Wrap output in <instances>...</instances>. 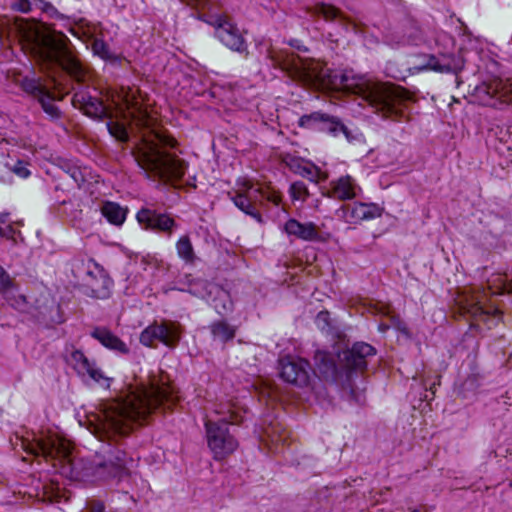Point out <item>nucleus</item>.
<instances>
[{
	"label": "nucleus",
	"instance_id": "nucleus-1",
	"mask_svg": "<svg viewBox=\"0 0 512 512\" xmlns=\"http://www.w3.org/2000/svg\"><path fill=\"white\" fill-rule=\"evenodd\" d=\"M270 58L274 66L294 80L321 89L342 90L361 96L383 118L396 121L404 119L407 104L414 101V96L399 85L374 82L352 72L333 71L320 61L304 59L294 53H271Z\"/></svg>",
	"mask_w": 512,
	"mask_h": 512
},
{
	"label": "nucleus",
	"instance_id": "nucleus-2",
	"mask_svg": "<svg viewBox=\"0 0 512 512\" xmlns=\"http://www.w3.org/2000/svg\"><path fill=\"white\" fill-rule=\"evenodd\" d=\"M111 102L115 106V117L123 120L107 123L114 138L123 142L128 139L126 122L144 129L135 156L139 166L161 179H181L186 165L168 151L175 146L176 140L157 124V118L147 110L139 90L122 87L111 95Z\"/></svg>",
	"mask_w": 512,
	"mask_h": 512
},
{
	"label": "nucleus",
	"instance_id": "nucleus-3",
	"mask_svg": "<svg viewBox=\"0 0 512 512\" xmlns=\"http://www.w3.org/2000/svg\"><path fill=\"white\" fill-rule=\"evenodd\" d=\"M179 400L176 388L164 380L130 390L124 397L104 404L95 416L93 433L101 440L127 435L156 409L171 408Z\"/></svg>",
	"mask_w": 512,
	"mask_h": 512
},
{
	"label": "nucleus",
	"instance_id": "nucleus-4",
	"mask_svg": "<svg viewBox=\"0 0 512 512\" xmlns=\"http://www.w3.org/2000/svg\"><path fill=\"white\" fill-rule=\"evenodd\" d=\"M20 41L47 72L65 71L79 83L92 79L90 67L80 61L68 37L46 25L21 20L16 23Z\"/></svg>",
	"mask_w": 512,
	"mask_h": 512
},
{
	"label": "nucleus",
	"instance_id": "nucleus-5",
	"mask_svg": "<svg viewBox=\"0 0 512 512\" xmlns=\"http://www.w3.org/2000/svg\"><path fill=\"white\" fill-rule=\"evenodd\" d=\"M231 200L245 214L262 223L259 207L263 204V201L267 200L274 205H279L281 195L270 185L256 187L250 180L241 179L237 182V188L231 196Z\"/></svg>",
	"mask_w": 512,
	"mask_h": 512
},
{
	"label": "nucleus",
	"instance_id": "nucleus-6",
	"mask_svg": "<svg viewBox=\"0 0 512 512\" xmlns=\"http://www.w3.org/2000/svg\"><path fill=\"white\" fill-rule=\"evenodd\" d=\"M20 446L28 454L42 456L46 461L58 460L73 464L72 443L64 437L48 431L32 440L20 438Z\"/></svg>",
	"mask_w": 512,
	"mask_h": 512
},
{
	"label": "nucleus",
	"instance_id": "nucleus-7",
	"mask_svg": "<svg viewBox=\"0 0 512 512\" xmlns=\"http://www.w3.org/2000/svg\"><path fill=\"white\" fill-rule=\"evenodd\" d=\"M223 414L224 423L207 421L205 423L206 437L208 447L213 453L215 460H222L228 455L232 454L238 443L234 437L229 433L226 422L236 424L240 421L238 413L234 410H228L226 415L225 411H217Z\"/></svg>",
	"mask_w": 512,
	"mask_h": 512
},
{
	"label": "nucleus",
	"instance_id": "nucleus-8",
	"mask_svg": "<svg viewBox=\"0 0 512 512\" xmlns=\"http://www.w3.org/2000/svg\"><path fill=\"white\" fill-rule=\"evenodd\" d=\"M489 301V293L484 289L465 290L456 299L462 314L481 321H486L490 316L496 317L500 314L494 304H488Z\"/></svg>",
	"mask_w": 512,
	"mask_h": 512
},
{
	"label": "nucleus",
	"instance_id": "nucleus-9",
	"mask_svg": "<svg viewBox=\"0 0 512 512\" xmlns=\"http://www.w3.org/2000/svg\"><path fill=\"white\" fill-rule=\"evenodd\" d=\"M474 101L483 106L512 104V78H493L475 87Z\"/></svg>",
	"mask_w": 512,
	"mask_h": 512
},
{
	"label": "nucleus",
	"instance_id": "nucleus-10",
	"mask_svg": "<svg viewBox=\"0 0 512 512\" xmlns=\"http://www.w3.org/2000/svg\"><path fill=\"white\" fill-rule=\"evenodd\" d=\"M182 328L177 322L164 320L153 323L145 328L140 335V342L148 347L154 346L158 340L168 347H175L181 338Z\"/></svg>",
	"mask_w": 512,
	"mask_h": 512
},
{
	"label": "nucleus",
	"instance_id": "nucleus-11",
	"mask_svg": "<svg viewBox=\"0 0 512 512\" xmlns=\"http://www.w3.org/2000/svg\"><path fill=\"white\" fill-rule=\"evenodd\" d=\"M86 266L85 286L90 295L95 298H107L113 284L105 269L96 263L93 259H89Z\"/></svg>",
	"mask_w": 512,
	"mask_h": 512
},
{
	"label": "nucleus",
	"instance_id": "nucleus-12",
	"mask_svg": "<svg viewBox=\"0 0 512 512\" xmlns=\"http://www.w3.org/2000/svg\"><path fill=\"white\" fill-rule=\"evenodd\" d=\"M280 376L290 384L305 386L309 382V363L302 358L291 356L279 360Z\"/></svg>",
	"mask_w": 512,
	"mask_h": 512
},
{
	"label": "nucleus",
	"instance_id": "nucleus-13",
	"mask_svg": "<svg viewBox=\"0 0 512 512\" xmlns=\"http://www.w3.org/2000/svg\"><path fill=\"white\" fill-rule=\"evenodd\" d=\"M340 210L343 220L353 225L381 216V209L374 203L354 202L343 205Z\"/></svg>",
	"mask_w": 512,
	"mask_h": 512
},
{
	"label": "nucleus",
	"instance_id": "nucleus-14",
	"mask_svg": "<svg viewBox=\"0 0 512 512\" xmlns=\"http://www.w3.org/2000/svg\"><path fill=\"white\" fill-rule=\"evenodd\" d=\"M70 363L79 375H88L93 381L109 386V378L83 352L73 351L70 355Z\"/></svg>",
	"mask_w": 512,
	"mask_h": 512
},
{
	"label": "nucleus",
	"instance_id": "nucleus-15",
	"mask_svg": "<svg viewBox=\"0 0 512 512\" xmlns=\"http://www.w3.org/2000/svg\"><path fill=\"white\" fill-rule=\"evenodd\" d=\"M72 103L75 108L80 109L84 114L93 118L111 115L109 106H106L98 98L88 95L85 91L76 92Z\"/></svg>",
	"mask_w": 512,
	"mask_h": 512
},
{
	"label": "nucleus",
	"instance_id": "nucleus-16",
	"mask_svg": "<svg viewBox=\"0 0 512 512\" xmlns=\"http://www.w3.org/2000/svg\"><path fill=\"white\" fill-rule=\"evenodd\" d=\"M137 220L139 223L146 225L147 228L168 232L169 234L176 227L173 218L166 214L156 213L150 209H141L137 213Z\"/></svg>",
	"mask_w": 512,
	"mask_h": 512
},
{
	"label": "nucleus",
	"instance_id": "nucleus-17",
	"mask_svg": "<svg viewBox=\"0 0 512 512\" xmlns=\"http://www.w3.org/2000/svg\"><path fill=\"white\" fill-rule=\"evenodd\" d=\"M360 188L350 176H342L330 183V189L324 194L340 201L350 200L357 196Z\"/></svg>",
	"mask_w": 512,
	"mask_h": 512
},
{
	"label": "nucleus",
	"instance_id": "nucleus-18",
	"mask_svg": "<svg viewBox=\"0 0 512 512\" xmlns=\"http://www.w3.org/2000/svg\"><path fill=\"white\" fill-rule=\"evenodd\" d=\"M285 232L303 241H322L316 224L312 222L301 223L296 219H289L284 225Z\"/></svg>",
	"mask_w": 512,
	"mask_h": 512
},
{
	"label": "nucleus",
	"instance_id": "nucleus-19",
	"mask_svg": "<svg viewBox=\"0 0 512 512\" xmlns=\"http://www.w3.org/2000/svg\"><path fill=\"white\" fill-rule=\"evenodd\" d=\"M91 336L106 348L116 350L124 354L129 351L127 345L107 328L97 327L91 332Z\"/></svg>",
	"mask_w": 512,
	"mask_h": 512
},
{
	"label": "nucleus",
	"instance_id": "nucleus-20",
	"mask_svg": "<svg viewBox=\"0 0 512 512\" xmlns=\"http://www.w3.org/2000/svg\"><path fill=\"white\" fill-rule=\"evenodd\" d=\"M122 467V464H105L100 461L89 462L83 467V476L84 477H94L97 479H105L108 476L114 474L117 470Z\"/></svg>",
	"mask_w": 512,
	"mask_h": 512
},
{
	"label": "nucleus",
	"instance_id": "nucleus-21",
	"mask_svg": "<svg viewBox=\"0 0 512 512\" xmlns=\"http://www.w3.org/2000/svg\"><path fill=\"white\" fill-rule=\"evenodd\" d=\"M313 12L317 15H321L327 21L339 19L340 23L344 27H347L350 23V19L348 17L343 15L338 8L330 4L317 3L313 8Z\"/></svg>",
	"mask_w": 512,
	"mask_h": 512
},
{
	"label": "nucleus",
	"instance_id": "nucleus-22",
	"mask_svg": "<svg viewBox=\"0 0 512 512\" xmlns=\"http://www.w3.org/2000/svg\"><path fill=\"white\" fill-rule=\"evenodd\" d=\"M101 213L113 225H121L126 218V211L114 202L104 203Z\"/></svg>",
	"mask_w": 512,
	"mask_h": 512
},
{
	"label": "nucleus",
	"instance_id": "nucleus-23",
	"mask_svg": "<svg viewBox=\"0 0 512 512\" xmlns=\"http://www.w3.org/2000/svg\"><path fill=\"white\" fill-rule=\"evenodd\" d=\"M490 294L501 295L512 292V279L507 274H496L488 281Z\"/></svg>",
	"mask_w": 512,
	"mask_h": 512
},
{
	"label": "nucleus",
	"instance_id": "nucleus-24",
	"mask_svg": "<svg viewBox=\"0 0 512 512\" xmlns=\"http://www.w3.org/2000/svg\"><path fill=\"white\" fill-rule=\"evenodd\" d=\"M177 255L188 264H193L197 257L189 236H181L176 243Z\"/></svg>",
	"mask_w": 512,
	"mask_h": 512
},
{
	"label": "nucleus",
	"instance_id": "nucleus-25",
	"mask_svg": "<svg viewBox=\"0 0 512 512\" xmlns=\"http://www.w3.org/2000/svg\"><path fill=\"white\" fill-rule=\"evenodd\" d=\"M213 336L223 342L229 341L235 337L236 330L224 321H219L211 326Z\"/></svg>",
	"mask_w": 512,
	"mask_h": 512
},
{
	"label": "nucleus",
	"instance_id": "nucleus-26",
	"mask_svg": "<svg viewBox=\"0 0 512 512\" xmlns=\"http://www.w3.org/2000/svg\"><path fill=\"white\" fill-rule=\"evenodd\" d=\"M299 174L310 181L319 182L327 179V174L320 171L316 166L306 163L299 167Z\"/></svg>",
	"mask_w": 512,
	"mask_h": 512
},
{
	"label": "nucleus",
	"instance_id": "nucleus-27",
	"mask_svg": "<svg viewBox=\"0 0 512 512\" xmlns=\"http://www.w3.org/2000/svg\"><path fill=\"white\" fill-rule=\"evenodd\" d=\"M345 365L350 370H363L366 368L367 361L359 355H353L351 350L344 353Z\"/></svg>",
	"mask_w": 512,
	"mask_h": 512
},
{
	"label": "nucleus",
	"instance_id": "nucleus-28",
	"mask_svg": "<svg viewBox=\"0 0 512 512\" xmlns=\"http://www.w3.org/2000/svg\"><path fill=\"white\" fill-rule=\"evenodd\" d=\"M289 192L293 201L304 202L309 196L308 188L301 181L291 184Z\"/></svg>",
	"mask_w": 512,
	"mask_h": 512
},
{
	"label": "nucleus",
	"instance_id": "nucleus-29",
	"mask_svg": "<svg viewBox=\"0 0 512 512\" xmlns=\"http://www.w3.org/2000/svg\"><path fill=\"white\" fill-rule=\"evenodd\" d=\"M323 114L320 113H312L310 115H304L299 120V125L307 128L318 131L320 122L323 118Z\"/></svg>",
	"mask_w": 512,
	"mask_h": 512
},
{
	"label": "nucleus",
	"instance_id": "nucleus-30",
	"mask_svg": "<svg viewBox=\"0 0 512 512\" xmlns=\"http://www.w3.org/2000/svg\"><path fill=\"white\" fill-rule=\"evenodd\" d=\"M92 51L95 55H98L104 60H111L114 59V56L110 52L107 44L101 40L95 38L92 42Z\"/></svg>",
	"mask_w": 512,
	"mask_h": 512
},
{
	"label": "nucleus",
	"instance_id": "nucleus-31",
	"mask_svg": "<svg viewBox=\"0 0 512 512\" xmlns=\"http://www.w3.org/2000/svg\"><path fill=\"white\" fill-rule=\"evenodd\" d=\"M350 350L352 351L353 355H359L365 360L368 357L375 355L374 347L367 343H356Z\"/></svg>",
	"mask_w": 512,
	"mask_h": 512
},
{
	"label": "nucleus",
	"instance_id": "nucleus-32",
	"mask_svg": "<svg viewBox=\"0 0 512 512\" xmlns=\"http://www.w3.org/2000/svg\"><path fill=\"white\" fill-rule=\"evenodd\" d=\"M338 128V123L334 121L332 118L328 117L327 115H324L318 131L320 132H335Z\"/></svg>",
	"mask_w": 512,
	"mask_h": 512
},
{
	"label": "nucleus",
	"instance_id": "nucleus-33",
	"mask_svg": "<svg viewBox=\"0 0 512 512\" xmlns=\"http://www.w3.org/2000/svg\"><path fill=\"white\" fill-rule=\"evenodd\" d=\"M13 286V281L8 273L0 266V292L5 293Z\"/></svg>",
	"mask_w": 512,
	"mask_h": 512
},
{
	"label": "nucleus",
	"instance_id": "nucleus-34",
	"mask_svg": "<svg viewBox=\"0 0 512 512\" xmlns=\"http://www.w3.org/2000/svg\"><path fill=\"white\" fill-rule=\"evenodd\" d=\"M12 172L18 175L21 178H27L30 176V171L28 170L26 164L23 161H18L12 168Z\"/></svg>",
	"mask_w": 512,
	"mask_h": 512
},
{
	"label": "nucleus",
	"instance_id": "nucleus-35",
	"mask_svg": "<svg viewBox=\"0 0 512 512\" xmlns=\"http://www.w3.org/2000/svg\"><path fill=\"white\" fill-rule=\"evenodd\" d=\"M316 322L320 329L325 330L329 327V313L327 311H321L318 313Z\"/></svg>",
	"mask_w": 512,
	"mask_h": 512
},
{
	"label": "nucleus",
	"instance_id": "nucleus-36",
	"mask_svg": "<svg viewBox=\"0 0 512 512\" xmlns=\"http://www.w3.org/2000/svg\"><path fill=\"white\" fill-rule=\"evenodd\" d=\"M390 321H391V326L395 327L402 333L408 335V330H407L405 323L398 316H395V315L391 316Z\"/></svg>",
	"mask_w": 512,
	"mask_h": 512
},
{
	"label": "nucleus",
	"instance_id": "nucleus-37",
	"mask_svg": "<svg viewBox=\"0 0 512 512\" xmlns=\"http://www.w3.org/2000/svg\"><path fill=\"white\" fill-rule=\"evenodd\" d=\"M89 512H104V504L101 501L91 500L87 504Z\"/></svg>",
	"mask_w": 512,
	"mask_h": 512
},
{
	"label": "nucleus",
	"instance_id": "nucleus-38",
	"mask_svg": "<svg viewBox=\"0 0 512 512\" xmlns=\"http://www.w3.org/2000/svg\"><path fill=\"white\" fill-rule=\"evenodd\" d=\"M17 7L22 12H27L30 9V3L28 0H19Z\"/></svg>",
	"mask_w": 512,
	"mask_h": 512
},
{
	"label": "nucleus",
	"instance_id": "nucleus-39",
	"mask_svg": "<svg viewBox=\"0 0 512 512\" xmlns=\"http://www.w3.org/2000/svg\"><path fill=\"white\" fill-rule=\"evenodd\" d=\"M45 111L47 113H49L51 116H57L58 115V109L53 105V104H49V105H43Z\"/></svg>",
	"mask_w": 512,
	"mask_h": 512
},
{
	"label": "nucleus",
	"instance_id": "nucleus-40",
	"mask_svg": "<svg viewBox=\"0 0 512 512\" xmlns=\"http://www.w3.org/2000/svg\"><path fill=\"white\" fill-rule=\"evenodd\" d=\"M8 214H0V223H5Z\"/></svg>",
	"mask_w": 512,
	"mask_h": 512
},
{
	"label": "nucleus",
	"instance_id": "nucleus-41",
	"mask_svg": "<svg viewBox=\"0 0 512 512\" xmlns=\"http://www.w3.org/2000/svg\"><path fill=\"white\" fill-rule=\"evenodd\" d=\"M388 328H389V326H388V325H380V326H379V329H380L381 331H383V332H384V331H386Z\"/></svg>",
	"mask_w": 512,
	"mask_h": 512
},
{
	"label": "nucleus",
	"instance_id": "nucleus-42",
	"mask_svg": "<svg viewBox=\"0 0 512 512\" xmlns=\"http://www.w3.org/2000/svg\"><path fill=\"white\" fill-rule=\"evenodd\" d=\"M324 356H325V355H324L323 353H318V354L316 355V358H317V359H318V358H320V357H321V358H323Z\"/></svg>",
	"mask_w": 512,
	"mask_h": 512
},
{
	"label": "nucleus",
	"instance_id": "nucleus-43",
	"mask_svg": "<svg viewBox=\"0 0 512 512\" xmlns=\"http://www.w3.org/2000/svg\"><path fill=\"white\" fill-rule=\"evenodd\" d=\"M0 236H2V237L5 236V233L1 227H0Z\"/></svg>",
	"mask_w": 512,
	"mask_h": 512
},
{
	"label": "nucleus",
	"instance_id": "nucleus-44",
	"mask_svg": "<svg viewBox=\"0 0 512 512\" xmlns=\"http://www.w3.org/2000/svg\"><path fill=\"white\" fill-rule=\"evenodd\" d=\"M509 486L512 488V478H511V481L509 483Z\"/></svg>",
	"mask_w": 512,
	"mask_h": 512
},
{
	"label": "nucleus",
	"instance_id": "nucleus-45",
	"mask_svg": "<svg viewBox=\"0 0 512 512\" xmlns=\"http://www.w3.org/2000/svg\"><path fill=\"white\" fill-rule=\"evenodd\" d=\"M412 512H419L417 509H414Z\"/></svg>",
	"mask_w": 512,
	"mask_h": 512
}]
</instances>
